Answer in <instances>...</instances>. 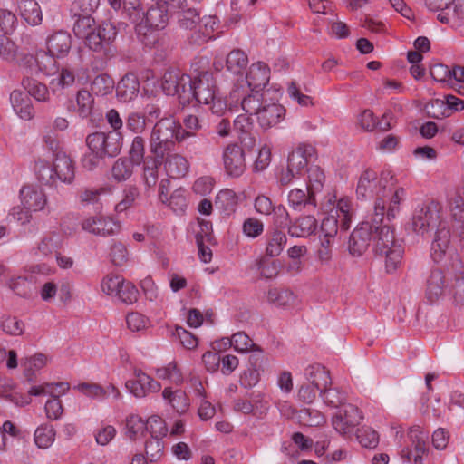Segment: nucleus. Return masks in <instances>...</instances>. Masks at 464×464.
<instances>
[{
	"label": "nucleus",
	"instance_id": "f257e3e1",
	"mask_svg": "<svg viewBox=\"0 0 464 464\" xmlns=\"http://www.w3.org/2000/svg\"><path fill=\"white\" fill-rule=\"evenodd\" d=\"M167 95H177L180 102H188L195 98L199 103L208 106V110L216 115L224 116L228 108L233 109V102L227 107V102L218 92L213 74L203 71L193 79L179 71L166 72L161 84Z\"/></svg>",
	"mask_w": 464,
	"mask_h": 464
},
{
	"label": "nucleus",
	"instance_id": "f03ea898",
	"mask_svg": "<svg viewBox=\"0 0 464 464\" xmlns=\"http://www.w3.org/2000/svg\"><path fill=\"white\" fill-rule=\"evenodd\" d=\"M44 143L47 153L36 158L33 165L36 179L46 186H56L58 183L72 184L75 179V165L61 141L53 136H46Z\"/></svg>",
	"mask_w": 464,
	"mask_h": 464
},
{
	"label": "nucleus",
	"instance_id": "7ed1b4c3",
	"mask_svg": "<svg viewBox=\"0 0 464 464\" xmlns=\"http://www.w3.org/2000/svg\"><path fill=\"white\" fill-rule=\"evenodd\" d=\"M230 107L233 102V109L228 108L227 112H234L238 109V102L240 101L241 109L249 116H255L259 126L267 130L277 126L285 120L286 110L285 107L273 102L266 100L261 93H249L246 95L243 85L236 84L229 93Z\"/></svg>",
	"mask_w": 464,
	"mask_h": 464
},
{
	"label": "nucleus",
	"instance_id": "20e7f679",
	"mask_svg": "<svg viewBox=\"0 0 464 464\" xmlns=\"http://www.w3.org/2000/svg\"><path fill=\"white\" fill-rule=\"evenodd\" d=\"M425 298L430 304L450 297L456 304H464V273L459 270L445 273L432 268L425 280Z\"/></svg>",
	"mask_w": 464,
	"mask_h": 464
},
{
	"label": "nucleus",
	"instance_id": "39448f33",
	"mask_svg": "<svg viewBox=\"0 0 464 464\" xmlns=\"http://www.w3.org/2000/svg\"><path fill=\"white\" fill-rule=\"evenodd\" d=\"M76 37L84 40L85 45L92 51L107 55L114 41L116 28L108 23L97 25L90 15L78 18L73 26Z\"/></svg>",
	"mask_w": 464,
	"mask_h": 464
},
{
	"label": "nucleus",
	"instance_id": "423d86ee",
	"mask_svg": "<svg viewBox=\"0 0 464 464\" xmlns=\"http://www.w3.org/2000/svg\"><path fill=\"white\" fill-rule=\"evenodd\" d=\"M372 223L373 251L377 256L384 258L386 271L393 273L401 264L403 246L395 238L393 230L388 225L377 223L373 218Z\"/></svg>",
	"mask_w": 464,
	"mask_h": 464
},
{
	"label": "nucleus",
	"instance_id": "0eeeda50",
	"mask_svg": "<svg viewBox=\"0 0 464 464\" xmlns=\"http://www.w3.org/2000/svg\"><path fill=\"white\" fill-rule=\"evenodd\" d=\"M324 209L326 216L324 218L319 235L335 237L338 228L348 230L351 227L353 208L351 198L342 197L339 199L335 195H329L326 202L324 204Z\"/></svg>",
	"mask_w": 464,
	"mask_h": 464
},
{
	"label": "nucleus",
	"instance_id": "6e6552de",
	"mask_svg": "<svg viewBox=\"0 0 464 464\" xmlns=\"http://www.w3.org/2000/svg\"><path fill=\"white\" fill-rule=\"evenodd\" d=\"M174 139L178 141L185 140L180 134V125L173 117L160 120L153 127L150 138V150L157 160H163L174 145Z\"/></svg>",
	"mask_w": 464,
	"mask_h": 464
},
{
	"label": "nucleus",
	"instance_id": "1a4fd4ad",
	"mask_svg": "<svg viewBox=\"0 0 464 464\" xmlns=\"http://www.w3.org/2000/svg\"><path fill=\"white\" fill-rule=\"evenodd\" d=\"M156 3L158 6L149 9L136 26L138 34L142 35L141 41L148 46H154L158 43L160 30L164 29L167 25L168 14L176 11V8L170 9V2L168 4Z\"/></svg>",
	"mask_w": 464,
	"mask_h": 464
},
{
	"label": "nucleus",
	"instance_id": "9d476101",
	"mask_svg": "<svg viewBox=\"0 0 464 464\" xmlns=\"http://www.w3.org/2000/svg\"><path fill=\"white\" fill-rule=\"evenodd\" d=\"M394 177L389 171L380 175L373 169H366L361 172L356 184V196L359 199L375 198L384 191L389 192V187L393 184Z\"/></svg>",
	"mask_w": 464,
	"mask_h": 464
},
{
	"label": "nucleus",
	"instance_id": "9b49d317",
	"mask_svg": "<svg viewBox=\"0 0 464 464\" xmlns=\"http://www.w3.org/2000/svg\"><path fill=\"white\" fill-rule=\"evenodd\" d=\"M389 192H382L375 198L374 213L372 218L376 219L377 223H382L386 215L390 220L395 218L401 209V203L404 200L406 192L401 187L397 186L396 179L389 187Z\"/></svg>",
	"mask_w": 464,
	"mask_h": 464
},
{
	"label": "nucleus",
	"instance_id": "f8f14e48",
	"mask_svg": "<svg viewBox=\"0 0 464 464\" xmlns=\"http://www.w3.org/2000/svg\"><path fill=\"white\" fill-rule=\"evenodd\" d=\"M55 58L48 52H39L35 57L39 69L53 76L50 85L53 92L70 87L75 81L74 73L69 68L64 67L58 72Z\"/></svg>",
	"mask_w": 464,
	"mask_h": 464
},
{
	"label": "nucleus",
	"instance_id": "ddd939ff",
	"mask_svg": "<svg viewBox=\"0 0 464 464\" xmlns=\"http://www.w3.org/2000/svg\"><path fill=\"white\" fill-rule=\"evenodd\" d=\"M411 446H405L401 450V458L404 462L423 464L424 457L428 454V432L420 426H412L408 430Z\"/></svg>",
	"mask_w": 464,
	"mask_h": 464
},
{
	"label": "nucleus",
	"instance_id": "4468645a",
	"mask_svg": "<svg viewBox=\"0 0 464 464\" xmlns=\"http://www.w3.org/2000/svg\"><path fill=\"white\" fill-rule=\"evenodd\" d=\"M430 258L440 264L447 260L458 261V255L450 245V232L445 226H441L435 234L430 246Z\"/></svg>",
	"mask_w": 464,
	"mask_h": 464
},
{
	"label": "nucleus",
	"instance_id": "2eb2a0df",
	"mask_svg": "<svg viewBox=\"0 0 464 464\" xmlns=\"http://www.w3.org/2000/svg\"><path fill=\"white\" fill-rule=\"evenodd\" d=\"M440 208L438 203L430 202L418 207L412 217V227L414 231L424 234L430 227H433L440 223Z\"/></svg>",
	"mask_w": 464,
	"mask_h": 464
},
{
	"label": "nucleus",
	"instance_id": "dca6fc26",
	"mask_svg": "<svg viewBox=\"0 0 464 464\" xmlns=\"http://www.w3.org/2000/svg\"><path fill=\"white\" fill-rule=\"evenodd\" d=\"M81 227L83 231L98 237H110L121 229L118 221L107 216H89L82 219Z\"/></svg>",
	"mask_w": 464,
	"mask_h": 464
},
{
	"label": "nucleus",
	"instance_id": "f3484780",
	"mask_svg": "<svg viewBox=\"0 0 464 464\" xmlns=\"http://www.w3.org/2000/svg\"><path fill=\"white\" fill-rule=\"evenodd\" d=\"M362 420L359 409L353 405H343L333 417V427L343 436L350 435Z\"/></svg>",
	"mask_w": 464,
	"mask_h": 464
},
{
	"label": "nucleus",
	"instance_id": "a211bd4d",
	"mask_svg": "<svg viewBox=\"0 0 464 464\" xmlns=\"http://www.w3.org/2000/svg\"><path fill=\"white\" fill-rule=\"evenodd\" d=\"M226 173L233 178L240 177L246 169L245 152L237 144H228L222 153Z\"/></svg>",
	"mask_w": 464,
	"mask_h": 464
},
{
	"label": "nucleus",
	"instance_id": "6ab92c4d",
	"mask_svg": "<svg viewBox=\"0 0 464 464\" xmlns=\"http://www.w3.org/2000/svg\"><path fill=\"white\" fill-rule=\"evenodd\" d=\"M21 205L33 212L44 210L48 198L44 190L35 184H25L19 190Z\"/></svg>",
	"mask_w": 464,
	"mask_h": 464
},
{
	"label": "nucleus",
	"instance_id": "aec40b11",
	"mask_svg": "<svg viewBox=\"0 0 464 464\" xmlns=\"http://www.w3.org/2000/svg\"><path fill=\"white\" fill-rule=\"evenodd\" d=\"M127 391L136 398H143L150 392H158L161 386L141 370H135L133 377L125 383Z\"/></svg>",
	"mask_w": 464,
	"mask_h": 464
},
{
	"label": "nucleus",
	"instance_id": "412c9836",
	"mask_svg": "<svg viewBox=\"0 0 464 464\" xmlns=\"http://www.w3.org/2000/svg\"><path fill=\"white\" fill-rule=\"evenodd\" d=\"M147 430L151 434V439L146 442V454L150 453V449L154 445L157 448L156 453H151V460L160 457L163 450V443L160 437L167 434L168 430L165 421L158 415L150 416L147 420Z\"/></svg>",
	"mask_w": 464,
	"mask_h": 464
},
{
	"label": "nucleus",
	"instance_id": "4be33fe9",
	"mask_svg": "<svg viewBox=\"0 0 464 464\" xmlns=\"http://www.w3.org/2000/svg\"><path fill=\"white\" fill-rule=\"evenodd\" d=\"M372 220L362 222L350 237L349 250L351 254L361 256L367 249L370 241H372Z\"/></svg>",
	"mask_w": 464,
	"mask_h": 464
},
{
	"label": "nucleus",
	"instance_id": "5701e85b",
	"mask_svg": "<svg viewBox=\"0 0 464 464\" xmlns=\"http://www.w3.org/2000/svg\"><path fill=\"white\" fill-rule=\"evenodd\" d=\"M51 362V358L42 353H34L24 357L21 361L23 374L28 382H35L37 375Z\"/></svg>",
	"mask_w": 464,
	"mask_h": 464
},
{
	"label": "nucleus",
	"instance_id": "b1692460",
	"mask_svg": "<svg viewBox=\"0 0 464 464\" xmlns=\"http://www.w3.org/2000/svg\"><path fill=\"white\" fill-rule=\"evenodd\" d=\"M270 69L263 62H256L251 64L246 75V82L251 89V93L259 92L269 82Z\"/></svg>",
	"mask_w": 464,
	"mask_h": 464
},
{
	"label": "nucleus",
	"instance_id": "393cba45",
	"mask_svg": "<svg viewBox=\"0 0 464 464\" xmlns=\"http://www.w3.org/2000/svg\"><path fill=\"white\" fill-rule=\"evenodd\" d=\"M438 20L450 27L459 29L464 26V0H452L447 6L438 14Z\"/></svg>",
	"mask_w": 464,
	"mask_h": 464
},
{
	"label": "nucleus",
	"instance_id": "a878e982",
	"mask_svg": "<svg viewBox=\"0 0 464 464\" xmlns=\"http://www.w3.org/2000/svg\"><path fill=\"white\" fill-rule=\"evenodd\" d=\"M140 93V82L133 73L125 74L116 86V96L121 102H130Z\"/></svg>",
	"mask_w": 464,
	"mask_h": 464
},
{
	"label": "nucleus",
	"instance_id": "bb28decb",
	"mask_svg": "<svg viewBox=\"0 0 464 464\" xmlns=\"http://www.w3.org/2000/svg\"><path fill=\"white\" fill-rule=\"evenodd\" d=\"M10 102L14 113L24 121L34 117V110L30 97L21 90H14L10 94Z\"/></svg>",
	"mask_w": 464,
	"mask_h": 464
},
{
	"label": "nucleus",
	"instance_id": "cd10ccee",
	"mask_svg": "<svg viewBox=\"0 0 464 464\" xmlns=\"http://www.w3.org/2000/svg\"><path fill=\"white\" fill-rule=\"evenodd\" d=\"M315 149L310 144H301L294 150L288 156V164L291 171L300 173L308 162L314 158Z\"/></svg>",
	"mask_w": 464,
	"mask_h": 464
},
{
	"label": "nucleus",
	"instance_id": "c85d7f7f",
	"mask_svg": "<svg viewBox=\"0 0 464 464\" xmlns=\"http://www.w3.org/2000/svg\"><path fill=\"white\" fill-rule=\"evenodd\" d=\"M189 169L190 163L188 160L179 153L168 155L164 160V169L171 179L186 177L189 172Z\"/></svg>",
	"mask_w": 464,
	"mask_h": 464
},
{
	"label": "nucleus",
	"instance_id": "c756f323",
	"mask_svg": "<svg viewBox=\"0 0 464 464\" xmlns=\"http://www.w3.org/2000/svg\"><path fill=\"white\" fill-rule=\"evenodd\" d=\"M113 187L110 185H102L97 188H85L79 194V202L82 206L98 205L103 208L106 198L112 195Z\"/></svg>",
	"mask_w": 464,
	"mask_h": 464
},
{
	"label": "nucleus",
	"instance_id": "7c9ffc66",
	"mask_svg": "<svg viewBox=\"0 0 464 464\" xmlns=\"http://www.w3.org/2000/svg\"><path fill=\"white\" fill-rule=\"evenodd\" d=\"M72 48V36L69 33L59 31L50 35L47 40V50L56 58L65 57Z\"/></svg>",
	"mask_w": 464,
	"mask_h": 464
},
{
	"label": "nucleus",
	"instance_id": "2f4dec72",
	"mask_svg": "<svg viewBox=\"0 0 464 464\" xmlns=\"http://www.w3.org/2000/svg\"><path fill=\"white\" fill-rule=\"evenodd\" d=\"M218 19L216 16H204L199 20L198 30L191 35V40L196 44H204L209 40L216 39L213 33L218 25Z\"/></svg>",
	"mask_w": 464,
	"mask_h": 464
},
{
	"label": "nucleus",
	"instance_id": "473e14b6",
	"mask_svg": "<svg viewBox=\"0 0 464 464\" xmlns=\"http://www.w3.org/2000/svg\"><path fill=\"white\" fill-rule=\"evenodd\" d=\"M17 11L21 17L32 26L38 25L43 21L41 7L35 0H17Z\"/></svg>",
	"mask_w": 464,
	"mask_h": 464
},
{
	"label": "nucleus",
	"instance_id": "72a5a7b5",
	"mask_svg": "<svg viewBox=\"0 0 464 464\" xmlns=\"http://www.w3.org/2000/svg\"><path fill=\"white\" fill-rule=\"evenodd\" d=\"M94 103L92 93L86 89H81L75 95V103L72 104L68 110L84 119L92 114Z\"/></svg>",
	"mask_w": 464,
	"mask_h": 464
},
{
	"label": "nucleus",
	"instance_id": "f704fd0d",
	"mask_svg": "<svg viewBox=\"0 0 464 464\" xmlns=\"http://www.w3.org/2000/svg\"><path fill=\"white\" fill-rule=\"evenodd\" d=\"M287 202L289 207L296 211H302L308 206H316L315 195L311 190L298 188L288 192Z\"/></svg>",
	"mask_w": 464,
	"mask_h": 464
},
{
	"label": "nucleus",
	"instance_id": "c9c22d12",
	"mask_svg": "<svg viewBox=\"0 0 464 464\" xmlns=\"http://www.w3.org/2000/svg\"><path fill=\"white\" fill-rule=\"evenodd\" d=\"M287 243L284 231L277 227L271 228L266 235V254L269 256H278Z\"/></svg>",
	"mask_w": 464,
	"mask_h": 464
},
{
	"label": "nucleus",
	"instance_id": "e433bc0d",
	"mask_svg": "<svg viewBox=\"0 0 464 464\" xmlns=\"http://www.w3.org/2000/svg\"><path fill=\"white\" fill-rule=\"evenodd\" d=\"M317 221L312 215L300 217L289 226L288 233L295 237H306L316 231Z\"/></svg>",
	"mask_w": 464,
	"mask_h": 464
},
{
	"label": "nucleus",
	"instance_id": "4c0bfd02",
	"mask_svg": "<svg viewBox=\"0 0 464 464\" xmlns=\"http://www.w3.org/2000/svg\"><path fill=\"white\" fill-rule=\"evenodd\" d=\"M267 300L277 307L290 308L295 305L296 295L290 289L272 288L267 293Z\"/></svg>",
	"mask_w": 464,
	"mask_h": 464
},
{
	"label": "nucleus",
	"instance_id": "58836bf2",
	"mask_svg": "<svg viewBox=\"0 0 464 464\" xmlns=\"http://www.w3.org/2000/svg\"><path fill=\"white\" fill-rule=\"evenodd\" d=\"M56 431L50 423L40 424L34 432L35 446L41 450L49 449L55 441Z\"/></svg>",
	"mask_w": 464,
	"mask_h": 464
},
{
	"label": "nucleus",
	"instance_id": "ea45409f",
	"mask_svg": "<svg viewBox=\"0 0 464 464\" xmlns=\"http://www.w3.org/2000/svg\"><path fill=\"white\" fill-rule=\"evenodd\" d=\"M238 196L235 191L229 188L220 190L215 198L217 208L227 215L234 213L238 205Z\"/></svg>",
	"mask_w": 464,
	"mask_h": 464
},
{
	"label": "nucleus",
	"instance_id": "a19ab883",
	"mask_svg": "<svg viewBox=\"0 0 464 464\" xmlns=\"http://www.w3.org/2000/svg\"><path fill=\"white\" fill-rule=\"evenodd\" d=\"M163 399L179 414L185 413L189 407L187 394L181 390L172 391L165 388L162 392Z\"/></svg>",
	"mask_w": 464,
	"mask_h": 464
},
{
	"label": "nucleus",
	"instance_id": "79ce46f5",
	"mask_svg": "<svg viewBox=\"0 0 464 464\" xmlns=\"http://www.w3.org/2000/svg\"><path fill=\"white\" fill-rule=\"evenodd\" d=\"M305 375L310 383L318 391H323L330 383L328 372L320 364L308 367Z\"/></svg>",
	"mask_w": 464,
	"mask_h": 464
},
{
	"label": "nucleus",
	"instance_id": "37998d69",
	"mask_svg": "<svg viewBox=\"0 0 464 464\" xmlns=\"http://www.w3.org/2000/svg\"><path fill=\"white\" fill-rule=\"evenodd\" d=\"M63 237L58 233H49L45 235L38 243L34 249L36 256L44 257L53 253V251L62 246Z\"/></svg>",
	"mask_w": 464,
	"mask_h": 464
},
{
	"label": "nucleus",
	"instance_id": "c03bdc74",
	"mask_svg": "<svg viewBox=\"0 0 464 464\" xmlns=\"http://www.w3.org/2000/svg\"><path fill=\"white\" fill-rule=\"evenodd\" d=\"M126 435L135 440L142 437L147 431L146 421L138 414H130L125 421Z\"/></svg>",
	"mask_w": 464,
	"mask_h": 464
},
{
	"label": "nucleus",
	"instance_id": "a18cd8bd",
	"mask_svg": "<svg viewBox=\"0 0 464 464\" xmlns=\"http://www.w3.org/2000/svg\"><path fill=\"white\" fill-rule=\"evenodd\" d=\"M133 164L127 158H119L111 167V177L117 182L128 180L133 174Z\"/></svg>",
	"mask_w": 464,
	"mask_h": 464
},
{
	"label": "nucleus",
	"instance_id": "49530a36",
	"mask_svg": "<svg viewBox=\"0 0 464 464\" xmlns=\"http://www.w3.org/2000/svg\"><path fill=\"white\" fill-rule=\"evenodd\" d=\"M227 68L234 74L241 73L248 63L247 55L241 50L231 51L227 57Z\"/></svg>",
	"mask_w": 464,
	"mask_h": 464
},
{
	"label": "nucleus",
	"instance_id": "de8ad7c7",
	"mask_svg": "<svg viewBox=\"0 0 464 464\" xmlns=\"http://www.w3.org/2000/svg\"><path fill=\"white\" fill-rule=\"evenodd\" d=\"M324 180V173L319 166L313 165L308 168L306 189L316 195L323 188Z\"/></svg>",
	"mask_w": 464,
	"mask_h": 464
},
{
	"label": "nucleus",
	"instance_id": "09e8293b",
	"mask_svg": "<svg viewBox=\"0 0 464 464\" xmlns=\"http://www.w3.org/2000/svg\"><path fill=\"white\" fill-rule=\"evenodd\" d=\"M82 395L92 400L106 399V390L95 382H81L73 387Z\"/></svg>",
	"mask_w": 464,
	"mask_h": 464
},
{
	"label": "nucleus",
	"instance_id": "8fccbe9b",
	"mask_svg": "<svg viewBox=\"0 0 464 464\" xmlns=\"http://www.w3.org/2000/svg\"><path fill=\"white\" fill-rule=\"evenodd\" d=\"M126 324L131 332H145L152 327L150 319L139 312L129 313L126 315Z\"/></svg>",
	"mask_w": 464,
	"mask_h": 464
},
{
	"label": "nucleus",
	"instance_id": "3c124183",
	"mask_svg": "<svg viewBox=\"0 0 464 464\" xmlns=\"http://www.w3.org/2000/svg\"><path fill=\"white\" fill-rule=\"evenodd\" d=\"M103 138L106 155L108 157L117 156L123 145V136L121 132H103Z\"/></svg>",
	"mask_w": 464,
	"mask_h": 464
},
{
	"label": "nucleus",
	"instance_id": "603ef678",
	"mask_svg": "<svg viewBox=\"0 0 464 464\" xmlns=\"http://www.w3.org/2000/svg\"><path fill=\"white\" fill-rule=\"evenodd\" d=\"M114 89V81L107 74H99L92 82V93L96 96H105Z\"/></svg>",
	"mask_w": 464,
	"mask_h": 464
},
{
	"label": "nucleus",
	"instance_id": "864d4df0",
	"mask_svg": "<svg viewBox=\"0 0 464 464\" xmlns=\"http://www.w3.org/2000/svg\"><path fill=\"white\" fill-rule=\"evenodd\" d=\"M7 286L17 295L28 297L32 292V284L26 276H14L6 282Z\"/></svg>",
	"mask_w": 464,
	"mask_h": 464
},
{
	"label": "nucleus",
	"instance_id": "5fc2aeb1",
	"mask_svg": "<svg viewBox=\"0 0 464 464\" xmlns=\"http://www.w3.org/2000/svg\"><path fill=\"white\" fill-rule=\"evenodd\" d=\"M172 337L179 341L181 346L186 350H196L198 346V337L182 326L175 327L172 332Z\"/></svg>",
	"mask_w": 464,
	"mask_h": 464
},
{
	"label": "nucleus",
	"instance_id": "6e6d98bb",
	"mask_svg": "<svg viewBox=\"0 0 464 464\" xmlns=\"http://www.w3.org/2000/svg\"><path fill=\"white\" fill-rule=\"evenodd\" d=\"M23 85L27 91V94L34 97L37 102H47L49 100V91L45 84L35 80H26Z\"/></svg>",
	"mask_w": 464,
	"mask_h": 464
},
{
	"label": "nucleus",
	"instance_id": "4d7b16f0",
	"mask_svg": "<svg viewBox=\"0 0 464 464\" xmlns=\"http://www.w3.org/2000/svg\"><path fill=\"white\" fill-rule=\"evenodd\" d=\"M174 212L183 213L188 207L187 190L184 188H176L169 197L166 203Z\"/></svg>",
	"mask_w": 464,
	"mask_h": 464
},
{
	"label": "nucleus",
	"instance_id": "13d9d810",
	"mask_svg": "<svg viewBox=\"0 0 464 464\" xmlns=\"http://www.w3.org/2000/svg\"><path fill=\"white\" fill-rule=\"evenodd\" d=\"M115 297L124 304H131L138 300L139 291L131 282L123 278Z\"/></svg>",
	"mask_w": 464,
	"mask_h": 464
},
{
	"label": "nucleus",
	"instance_id": "bf43d9fd",
	"mask_svg": "<svg viewBox=\"0 0 464 464\" xmlns=\"http://www.w3.org/2000/svg\"><path fill=\"white\" fill-rule=\"evenodd\" d=\"M265 225L262 220L255 217L247 218L242 224V233L247 238L255 239L264 232Z\"/></svg>",
	"mask_w": 464,
	"mask_h": 464
},
{
	"label": "nucleus",
	"instance_id": "052dcab7",
	"mask_svg": "<svg viewBox=\"0 0 464 464\" xmlns=\"http://www.w3.org/2000/svg\"><path fill=\"white\" fill-rule=\"evenodd\" d=\"M145 155V140L141 136H135L129 149V159L133 164L140 165Z\"/></svg>",
	"mask_w": 464,
	"mask_h": 464
},
{
	"label": "nucleus",
	"instance_id": "680f3d73",
	"mask_svg": "<svg viewBox=\"0 0 464 464\" xmlns=\"http://www.w3.org/2000/svg\"><path fill=\"white\" fill-rule=\"evenodd\" d=\"M156 375L159 379L169 380L174 383H181L183 381L182 374L177 367L175 362H170L167 365L158 368Z\"/></svg>",
	"mask_w": 464,
	"mask_h": 464
},
{
	"label": "nucleus",
	"instance_id": "e2e57ef3",
	"mask_svg": "<svg viewBox=\"0 0 464 464\" xmlns=\"http://www.w3.org/2000/svg\"><path fill=\"white\" fill-rule=\"evenodd\" d=\"M2 330L12 336H21L24 333V323L14 316L4 317L1 322Z\"/></svg>",
	"mask_w": 464,
	"mask_h": 464
},
{
	"label": "nucleus",
	"instance_id": "0e129e2a",
	"mask_svg": "<svg viewBox=\"0 0 464 464\" xmlns=\"http://www.w3.org/2000/svg\"><path fill=\"white\" fill-rule=\"evenodd\" d=\"M123 277L120 275L109 274L101 282V289L108 296H116Z\"/></svg>",
	"mask_w": 464,
	"mask_h": 464
},
{
	"label": "nucleus",
	"instance_id": "69168bd1",
	"mask_svg": "<svg viewBox=\"0 0 464 464\" xmlns=\"http://www.w3.org/2000/svg\"><path fill=\"white\" fill-rule=\"evenodd\" d=\"M359 443L365 448H375L379 443L378 433L371 427H362L356 433Z\"/></svg>",
	"mask_w": 464,
	"mask_h": 464
},
{
	"label": "nucleus",
	"instance_id": "338daca9",
	"mask_svg": "<svg viewBox=\"0 0 464 464\" xmlns=\"http://www.w3.org/2000/svg\"><path fill=\"white\" fill-rule=\"evenodd\" d=\"M139 196V190L135 186H129L123 190L122 199L115 205L114 210L120 214L129 209Z\"/></svg>",
	"mask_w": 464,
	"mask_h": 464
},
{
	"label": "nucleus",
	"instance_id": "774afa93",
	"mask_svg": "<svg viewBox=\"0 0 464 464\" xmlns=\"http://www.w3.org/2000/svg\"><path fill=\"white\" fill-rule=\"evenodd\" d=\"M232 347L234 350L240 353H248L252 350H256L255 343L249 338L248 335L242 332L234 334L231 336Z\"/></svg>",
	"mask_w": 464,
	"mask_h": 464
}]
</instances>
